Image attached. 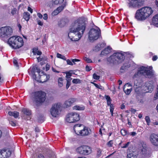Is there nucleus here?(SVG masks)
<instances>
[{
	"label": "nucleus",
	"instance_id": "f03ea898",
	"mask_svg": "<svg viewBox=\"0 0 158 158\" xmlns=\"http://www.w3.org/2000/svg\"><path fill=\"white\" fill-rule=\"evenodd\" d=\"M153 10L149 7L145 6L137 10L135 15V18L139 21L144 20L152 14Z\"/></svg>",
	"mask_w": 158,
	"mask_h": 158
},
{
	"label": "nucleus",
	"instance_id": "13d9d810",
	"mask_svg": "<svg viewBox=\"0 0 158 158\" xmlns=\"http://www.w3.org/2000/svg\"><path fill=\"white\" fill-rule=\"evenodd\" d=\"M37 158H45L44 155L41 154H39L38 155Z\"/></svg>",
	"mask_w": 158,
	"mask_h": 158
},
{
	"label": "nucleus",
	"instance_id": "2f4dec72",
	"mask_svg": "<svg viewBox=\"0 0 158 158\" xmlns=\"http://www.w3.org/2000/svg\"><path fill=\"white\" fill-rule=\"evenodd\" d=\"M57 57L58 58L62 59L64 60H66V58L65 56L62 55L60 53H57Z\"/></svg>",
	"mask_w": 158,
	"mask_h": 158
},
{
	"label": "nucleus",
	"instance_id": "72a5a7b5",
	"mask_svg": "<svg viewBox=\"0 0 158 158\" xmlns=\"http://www.w3.org/2000/svg\"><path fill=\"white\" fill-rule=\"evenodd\" d=\"M58 25L60 27H63L65 24V22L63 20H61L58 23Z\"/></svg>",
	"mask_w": 158,
	"mask_h": 158
},
{
	"label": "nucleus",
	"instance_id": "69168bd1",
	"mask_svg": "<svg viewBox=\"0 0 158 158\" xmlns=\"http://www.w3.org/2000/svg\"><path fill=\"white\" fill-rule=\"evenodd\" d=\"M43 19L44 20H47L48 19V15L46 14L44 15Z\"/></svg>",
	"mask_w": 158,
	"mask_h": 158
},
{
	"label": "nucleus",
	"instance_id": "4be33fe9",
	"mask_svg": "<svg viewBox=\"0 0 158 158\" xmlns=\"http://www.w3.org/2000/svg\"><path fill=\"white\" fill-rule=\"evenodd\" d=\"M35 68H32L28 70V72L29 75H31L33 78L35 79L36 78V75L35 74Z\"/></svg>",
	"mask_w": 158,
	"mask_h": 158
},
{
	"label": "nucleus",
	"instance_id": "f3484780",
	"mask_svg": "<svg viewBox=\"0 0 158 158\" xmlns=\"http://www.w3.org/2000/svg\"><path fill=\"white\" fill-rule=\"evenodd\" d=\"M40 76V81L42 83L47 81L50 77L49 75L44 74V73H43V74H42Z\"/></svg>",
	"mask_w": 158,
	"mask_h": 158
},
{
	"label": "nucleus",
	"instance_id": "f704fd0d",
	"mask_svg": "<svg viewBox=\"0 0 158 158\" xmlns=\"http://www.w3.org/2000/svg\"><path fill=\"white\" fill-rule=\"evenodd\" d=\"M121 134L123 136L126 135L127 133V131L125 129H122L120 131Z\"/></svg>",
	"mask_w": 158,
	"mask_h": 158
},
{
	"label": "nucleus",
	"instance_id": "de8ad7c7",
	"mask_svg": "<svg viewBox=\"0 0 158 158\" xmlns=\"http://www.w3.org/2000/svg\"><path fill=\"white\" fill-rule=\"evenodd\" d=\"M38 50V49L37 48H34L33 49V54L34 55H36V53H37V51Z\"/></svg>",
	"mask_w": 158,
	"mask_h": 158
},
{
	"label": "nucleus",
	"instance_id": "49530a36",
	"mask_svg": "<svg viewBox=\"0 0 158 158\" xmlns=\"http://www.w3.org/2000/svg\"><path fill=\"white\" fill-rule=\"evenodd\" d=\"M125 93H126V94H129L131 93V89H127V90H126L125 91L124 90Z\"/></svg>",
	"mask_w": 158,
	"mask_h": 158
},
{
	"label": "nucleus",
	"instance_id": "4468645a",
	"mask_svg": "<svg viewBox=\"0 0 158 158\" xmlns=\"http://www.w3.org/2000/svg\"><path fill=\"white\" fill-rule=\"evenodd\" d=\"M77 99L75 98H71L66 101L63 105L64 108H69L71 106L72 104L75 102Z\"/></svg>",
	"mask_w": 158,
	"mask_h": 158
},
{
	"label": "nucleus",
	"instance_id": "338daca9",
	"mask_svg": "<svg viewBox=\"0 0 158 158\" xmlns=\"http://www.w3.org/2000/svg\"><path fill=\"white\" fill-rule=\"evenodd\" d=\"M38 24L40 26H42L43 25V23L40 20H38L37 21Z\"/></svg>",
	"mask_w": 158,
	"mask_h": 158
},
{
	"label": "nucleus",
	"instance_id": "6e6d98bb",
	"mask_svg": "<svg viewBox=\"0 0 158 158\" xmlns=\"http://www.w3.org/2000/svg\"><path fill=\"white\" fill-rule=\"evenodd\" d=\"M105 98L106 100L107 101L111 100L110 97L109 95H106L105 96Z\"/></svg>",
	"mask_w": 158,
	"mask_h": 158
},
{
	"label": "nucleus",
	"instance_id": "0eeeda50",
	"mask_svg": "<svg viewBox=\"0 0 158 158\" xmlns=\"http://www.w3.org/2000/svg\"><path fill=\"white\" fill-rule=\"evenodd\" d=\"M140 74L143 75L146 78H151L153 77L154 74L152 71L148 68L142 66L139 68L137 73L134 75L133 77H136Z\"/></svg>",
	"mask_w": 158,
	"mask_h": 158
},
{
	"label": "nucleus",
	"instance_id": "c9c22d12",
	"mask_svg": "<svg viewBox=\"0 0 158 158\" xmlns=\"http://www.w3.org/2000/svg\"><path fill=\"white\" fill-rule=\"evenodd\" d=\"M35 72H36L38 73L39 76H40L42 74H43L44 72L40 70L39 69H38L37 68H36L35 69Z\"/></svg>",
	"mask_w": 158,
	"mask_h": 158
},
{
	"label": "nucleus",
	"instance_id": "e433bc0d",
	"mask_svg": "<svg viewBox=\"0 0 158 158\" xmlns=\"http://www.w3.org/2000/svg\"><path fill=\"white\" fill-rule=\"evenodd\" d=\"M73 83L77 84L81 83V80L79 79H74L72 81Z\"/></svg>",
	"mask_w": 158,
	"mask_h": 158
},
{
	"label": "nucleus",
	"instance_id": "79ce46f5",
	"mask_svg": "<svg viewBox=\"0 0 158 158\" xmlns=\"http://www.w3.org/2000/svg\"><path fill=\"white\" fill-rule=\"evenodd\" d=\"M145 120L147 123V125H149L150 122V120L149 117L148 116H146L145 118Z\"/></svg>",
	"mask_w": 158,
	"mask_h": 158
},
{
	"label": "nucleus",
	"instance_id": "8fccbe9b",
	"mask_svg": "<svg viewBox=\"0 0 158 158\" xmlns=\"http://www.w3.org/2000/svg\"><path fill=\"white\" fill-rule=\"evenodd\" d=\"M66 62L67 63V64H69L70 65H73V63L72 61H71V60H70L69 59H68L66 60Z\"/></svg>",
	"mask_w": 158,
	"mask_h": 158
},
{
	"label": "nucleus",
	"instance_id": "a211bd4d",
	"mask_svg": "<svg viewBox=\"0 0 158 158\" xmlns=\"http://www.w3.org/2000/svg\"><path fill=\"white\" fill-rule=\"evenodd\" d=\"M64 6H63L59 7L52 13V15L54 16L57 15L64 9Z\"/></svg>",
	"mask_w": 158,
	"mask_h": 158
},
{
	"label": "nucleus",
	"instance_id": "a19ab883",
	"mask_svg": "<svg viewBox=\"0 0 158 158\" xmlns=\"http://www.w3.org/2000/svg\"><path fill=\"white\" fill-rule=\"evenodd\" d=\"M113 143V140H111L107 143V145L108 147H111L112 146Z\"/></svg>",
	"mask_w": 158,
	"mask_h": 158
},
{
	"label": "nucleus",
	"instance_id": "4c0bfd02",
	"mask_svg": "<svg viewBox=\"0 0 158 158\" xmlns=\"http://www.w3.org/2000/svg\"><path fill=\"white\" fill-rule=\"evenodd\" d=\"M83 59L87 63H91L92 62V61L88 57H85L83 58Z\"/></svg>",
	"mask_w": 158,
	"mask_h": 158
},
{
	"label": "nucleus",
	"instance_id": "ea45409f",
	"mask_svg": "<svg viewBox=\"0 0 158 158\" xmlns=\"http://www.w3.org/2000/svg\"><path fill=\"white\" fill-rule=\"evenodd\" d=\"M13 63L15 66L18 69L19 67L18 62L17 60L15 58L13 59Z\"/></svg>",
	"mask_w": 158,
	"mask_h": 158
},
{
	"label": "nucleus",
	"instance_id": "e2e57ef3",
	"mask_svg": "<svg viewBox=\"0 0 158 158\" xmlns=\"http://www.w3.org/2000/svg\"><path fill=\"white\" fill-rule=\"evenodd\" d=\"M157 58H158V57H157V56L155 55L153 56V57L152 58V60L153 61H155L156 60H157Z\"/></svg>",
	"mask_w": 158,
	"mask_h": 158
},
{
	"label": "nucleus",
	"instance_id": "9b49d317",
	"mask_svg": "<svg viewBox=\"0 0 158 158\" xmlns=\"http://www.w3.org/2000/svg\"><path fill=\"white\" fill-rule=\"evenodd\" d=\"M61 104L60 103H57L53 105L50 109V113L54 117L59 114L60 111Z\"/></svg>",
	"mask_w": 158,
	"mask_h": 158
},
{
	"label": "nucleus",
	"instance_id": "412c9836",
	"mask_svg": "<svg viewBox=\"0 0 158 158\" xmlns=\"http://www.w3.org/2000/svg\"><path fill=\"white\" fill-rule=\"evenodd\" d=\"M111 49V48L110 47H108L102 51L101 55H106L110 52Z\"/></svg>",
	"mask_w": 158,
	"mask_h": 158
},
{
	"label": "nucleus",
	"instance_id": "5fc2aeb1",
	"mask_svg": "<svg viewBox=\"0 0 158 158\" xmlns=\"http://www.w3.org/2000/svg\"><path fill=\"white\" fill-rule=\"evenodd\" d=\"M102 151L100 150H98L97 151V155L98 156H99L101 155Z\"/></svg>",
	"mask_w": 158,
	"mask_h": 158
},
{
	"label": "nucleus",
	"instance_id": "58836bf2",
	"mask_svg": "<svg viewBox=\"0 0 158 158\" xmlns=\"http://www.w3.org/2000/svg\"><path fill=\"white\" fill-rule=\"evenodd\" d=\"M130 142H128L125 144H123V145L121 146L122 148H127L129 145Z\"/></svg>",
	"mask_w": 158,
	"mask_h": 158
},
{
	"label": "nucleus",
	"instance_id": "ddd939ff",
	"mask_svg": "<svg viewBox=\"0 0 158 158\" xmlns=\"http://www.w3.org/2000/svg\"><path fill=\"white\" fill-rule=\"evenodd\" d=\"M149 139L151 143L153 145L158 147V135L154 133L150 135Z\"/></svg>",
	"mask_w": 158,
	"mask_h": 158
},
{
	"label": "nucleus",
	"instance_id": "dca6fc26",
	"mask_svg": "<svg viewBox=\"0 0 158 158\" xmlns=\"http://www.w3.org/2000/svg\"><path fill=\"white\" fill-rule=\"evenodd\" d=\"M145 87H143V89L146 91V92H151L153 89V86L152 84L146 82L145 84Z\"/></svg>",
	"mask_w": 158,
	"mask_h": 158
},
{
	"label": "nucleus",
	"instance_id": "c03bdc74",
	"mask_svg": "<svg viewBox=\"0 0 158 158\" xmlns=\"http://www.w3.org/2000/svg\"><path fill=\"white\" fill-rule=\"evenodd\" d=\"M93 77L95 79L98 80L100 78V77L97 75L96 73H94L93 75Z\"/></svg>",
	"mask_w": 158,
	"mask_h": 158
},
{
	"label": "nucleus",
	"instance_id": "7ed1b4c3",
	"mask_svg": "<svg viewBox=\"0 0 158 158\" xmlns=\"http://www.w3.org/2000/svg\"><path fill=\"white\" fill-rule=\"evenodd\" d=\"M7 43L12 48L14 49L19 48L23 45V38L19 36H12L10 37Z\"/></svg>",
	"mask_w": 158,
	"mask_h": 158
},
{
	"label": "nucleus",
	"instance_id": "39448f33",
	"mask_svg": "<svg viewBox=\"0 0 158 158\" xmlns=\"http://www.w3.org/2000/svg\"><path fill=\"white\" fill-rule=\"evenodd\" d=\"M124 59L123 54L121 52H117L107 58V60L109 64H114L122 62Z\"/></svg>",
	"mask_w": 158,
	"mask_h": 158
},
{
	"label": "nucleus",
	"instance_id": "473e14b6",
	"mask_svg": "<svg viewBox=\"0 0 158 158\" xmlns=\"http://www.w3.org/2000/svg\"><path fill=\"white\" fill-rule=\"evenodd\" d=\"M127 158H137L136 156L133 153H129L127 155Z\"/></svg>",
	"mask_w": 158,
	"mask_h": 158
},
{
	"label": "nucleus",
	"instance_id": "c85d7f7f",
	"mask_svg": "<svg viewBox=\"0 0 158 158\" xmlns=\"http://www.w3.org/2000/svg\"><path fill=\"white\" fill-rule=\"evenodd\" d=\"M64 0H52V3L55 5L61 4Z\"/></svg>",
	"mask_w": 158,
	"mask_h": 158
},
{
	"label": "nucleus",
	"instance_id": "7c9ffc66",
	"mask_svg": "<svg viewBox=\"0 0 158 158\" xmlns=\"http://www.w3.org/2000/svg\"><path fill=\"white\" fill-rule=\"evenodd\" d=\"M63 79L61 77H60L58 79V84L60 87H61L63 85Z\"/></svg>",
	"mask_w": 158,
	"mask_h": 158
},
{
	"label": "nucleus",
	"instance_id": "0e129e2a",
	"mask_svg": "<svg viewBox=\"0 0 158 158\" xmlns=\"http://www.w3.org/2000/svg\"><path fill=\"white\" fill-rule=\"evenodd\" d=\"M37 15L40 19L42 18L43 17L42 15L40 13H37Z\"/></svg>",
	"mask_w": 158,
	"mask_h": 158
},
{
	"label": "nucleus",
	"instance_id": "aec40b11",
	"mask_svg": "<svg viewBox=\"0 0 158 158\" xmlns=\"http://www.w3.org/2000/svg\"><path fill=\"white\" fill-rule=\"evenodd\" d=\"M105 46V44L104 43H102L98 44L93 48V50L95 51H98L103 48Z\"/></svg>",
	"mask_w": 158,
	"mask_h": 158
},
{
	"label": "nucleus",
	"instance_id": "bf43d9fd",
	"mask_svg": "<svg viewBox=\"0 0 158 158\" xmlns=\"http://www.w3.org/2000/svg\"><path fill=\"white\" fill-rule=\"evenodd\" d=\"M86 70L87 71H90L91 69V67H89L87 65L86 66Z\"/></svg>",
	"mask_w": 158,
	"mask_h": 158
},
{
	"label": "nucleus",
	"instance_id": "a878e982",
	"mask_svg": "<svg viewBox=\"0 0 158 158\" xmlns=\"http://www.w3.org/2000/svg\"><path fill=\"white\" fill-rule=\"evenodd\" d=\"M152 22L154 25L158 24V14L155 15L153 17Z\"/></svg>",
	"mask_w": 158,
	"mask_h": 158
},
{
	"label": "nucleus",
	"instance_id": "6ab92c4d",
	"mask_svg": "<svg viewBox=\"0 0 158 158\" xmlns=\"http://www.w3.org/2000/svg\"><path fill=\"white\" fill-rule=\"evenodd\" d=\"M83 155H88L90 154L92 152L91 148L89 146L84 145Z\"/></svg>",
	"mask_w": 158,
	"mask_h": 158
},
{
	"label": "nucleus",
	"instance_id": "774afa93",
	"mask_svg": "<svg viewBox=\"0 0 158 158\" xmlns=\"http://www.w3.org/2000/svg\"><path fill=\"white\" fill-rule=\"evenodd\" d=\"M136 133L135 132H130V134L133 136H135L136 135Z\"/></svg>",
	"mask_w": 158,
	"mask_h": 158
},
{
	"label": "nucleus",
	"instance_id": "5701e85b",
	"mask_svg": "<svg viewBox=\"0 0 158 158\" xmlns=\"http://www.w3.org/2000/svg\"><path fill=\"white\" fill-rule=\"evenodd\" d=\"M22 112L27 116H30L31 114V110L27 108H23L22 110Z\"/></svg>",
	"mask_w": 158,
	"mask_h": 158
},
{
	"label": "nucleus",
	"instance_id": "680f3d73",
	"mask_svg": "<svg viewBox=\"0 0 158 158\" xmlns=\"http://www.w3.org/2000/svg\"><path fill=\"white\" fill-rule=\"evenodd\" d=\"M71 85V82H67L66 88L68 89Z\"/></svg>",
	"mask_w": 158,
	"mask_h": 158
},
{
	"label": "nucleus",
	"instance_id": "052dcab7",
	"mask_svg": "<svg viewBox=\"0 0 158 158\" xmlns=\"http://www.w3.org/2000/svg\"><path fill=\"white\" fill-rule=\"evenodd\" d=\"M50 66L48 64H47L46 66V70L47 71L50 68Z\"/></svg>",
	"mask_w": 158,
	"mask_h": 158
},
{
	"label": "nucleus",
	"instance_id": "3c124183",
	"mask_svg": "<svg viewBox=\"0 0 158 158\" xmlns=\"http://www.w3.org/2000/svg\"><path fill=\"white\" fill-rule=\"evenodd\" d=\"M72 61L73 62V63L74 64H75L76 63H75V62H77V61H80V60L77 59H71Z\"/></svg>",
	"mask_w": 158,
	"mask_h": 158
},
{
	"label": "nucleus",
	"instance_id": "f257e3e1",
	"mask_svg": "<svg viewBox=\"0 0 158 158\" xmlns=\"http://www.w3.org/2000/svg\"><path fill=\"white\" fill-rule=\"evenodd\" d=\"M87 21L85 19L75 21L71 25L68 37L72 41H77L82 36L85 30Z\"/></svg>",
	"mask_w": 158,
	"mask_h": 158
},
{
	"label": "nucleus",
	"instance_id": "2eb2a0df",
	"mask_svg": "<svg viewBox=\"0 0 158 158\" xmlns=\"http://www.w3.org/2000/svg\"><path fill=\"white\" fill-rule=\"evenodd\" d=\"M2 158H8L11 154V152L9 149H4L1 150Z\"/></svg>",
	"mask_w": 158,
	"mask_h": 158
},
{
	"label": "nucleus",
	"instance_id": "bb28decb",
	"mask_svg": "<svg viewBox=\"0 0 158 158\" xmlns=\"http://www.w3.org/2000/svg\"><path fill=\"white\" fill-rule=\"evenodd\" d=\"M84 145L81 146L80 147H78L76 149L77 152L80 154L83 155L84 152L83 150H84Z\"/></svg>",
	"mask_w": 158,
	"mask_h": 158
},
{
	"label": "nucleus",
	"instance_id": "f8f14e48",
	"mask_svg": "<svg viewBox=\"0 0 158 158\" xmlns=\"http://www.w3.org/2000/svg\"><path fill=\"white\" fill-rule=\"evenodd\" d=\"M128 6L129 8H136L139 7L143 4V0H128Z\"/></svg>",
	"mask_w": 158,
	"mask_h": 158
},
{
	"label": "nucleus",
	"instance_id": "20e7f679",
	"mask_svg": "<svg viewBox=\"0 0 158 158\" xmlns=\"http://www.w3.org/2000/svg\"><path fill=\"white\" fill-rule=\"evenodd\" d=\"M73 129L77 134L82 136L89 135L91 133V130L89 128L84 127L82 124L75 125L74 126Z\"/></svg>",
	"mask_w": 158,
	"mask_h": 158
},
{
	"label": "nucleus",
	"instance_id": "6e6552de",
	"mask_svg": "<svg viewBox=\"0 0 158 158\" xmlns=\"http://www.w3.org/2000/svg\"><path fill=\"white\" fill-rule=\"evenodd\" d=\"M46 93L42 91L35 92L34 94L33 101L37 105L43 103L46 99Z\"/></svg>",
	"mask_w": 158,
	"mask_h": 158
},
{
	"label": "nucleus",
	"instance_id": "4d7b16f0",
	"mask_svg": "<svg viewBox=\"0 0 158 158\" xmlns=\"http://www.w3.org/2000/svg\"><path fill=\"white\" fill-rule=\"evenodd\" d=\"M16 10L15 9H14L11 10V13L12 15L15 14L16 13Z\"/></svg>",
	"mask_w": 158,
	"mask_h": 158
},
{
	"label": "nucleus",
	"instance_id": "cd10ccee",
	"mask_svg": "<svg viewBox=\"0 0 158 158\" xmlns=\"http://www.w3.org/2000/svg\"><path fill=\"white\" fill-rule=\"evenodd\" d=\"M23 18L27 21H28L30 19V14L28 12H25L23 13Z\"/></svg>",
	"mask_w": 158,
	"mask_h": 158
},
{
	"label": "nucleus",
	"instance_id": "a18cd8bd",
	"mask_svg": "<svg viewBox=\"0 0 158 158\" xmlns=\"http://www.w3.org/2000/svg\"><path fill=\"white\" fill-rule=\"evenodd\" d=\"M110 111L111 114L112 116H113V111L114 110V108L112 105H110Z\"/></svg>",
	"mask_w": 158,
	"mask_h": 158
},
{
	"label": "nucleus",
	"instance_id": "864d4df0",
	"mask_svg": "<svg viewBox=\"0 0 158 158\" xmlns=\"http://www.w3.org/2000/svg\"><path fill=\"white\" fill-rule=\"evenodd\" d=\"M9 123L13 126H15L16 125L15 123L13 121H9Z\"/></svg>",
	"mask_w": 158,
	"mask_h": 158
},
{
	"label": "nucleus",
	"instance_id": "9d476101",
	"mask_svg": "<svg viewBox=\"0 0 158 158\" xmlns=\"http://www.w3.org/2000/svg\"><path fill=\"white\" fill-rule=\"evenodd\" d=\"M80 119L79 115L76 112H71L66 116V120L69 123H73L78 121Z\"/></svg>",
	"mask_w": 158,
	"mask_h": 158
},
{
	"label": "nucleus",
	"instance_id": "b1692460",
	"mask_svg": "<svg viewBox=\"0 0 158 158\" xmlns=\"http://www.w3.org/2000/svg\"><path fill=\"white\" fill-rule=\"evenodd\" d=\"M73 110H82L85 109V106L82 105H81V106L76 105L73 106Z\"/></svg>",
	"mask_w": 158,
	"mask_h": 158
},
{
	"label": "nucleus",
	"instance_id": "603ef678",
	"mask_svg": "<svg viewBox=\"0 0 158 158\" xmlns=\"http://www.w3.org/2000/svg\"><path fill=\"white\" fill-rule=\"evenodd\" d=\"M127 67L125 65H123L121 67L120 69V70L121 72H122L123 71H121L122 70H124L126 69Z\"/></svg>",
	"mask_w": 158,
	"mask_h": 158
},
{
	"label": "nucleus",
	"instance_id": "423d86ee",
	"mask_svg": "<svg viewBox=\"0 0 158 158\" xmlns=\"http://www.w3.org/2000/svg\"><path fill=\"white\" fill-rule=\"evenodd\" d=\"M12 33V29L10 27H2L0 28V38L5 42H7Z\"/></svg>",
	"mask_w": 158,
	"mask_h": 158
},
{
	"label": "nucleus",
	"instance_id": "37998d69",
	"mask_svg": "<svg viewBox=\"0 0 158 158\" xmlns=\"http://www.w3.org/2000/svg\"><path fill=\"white\" fill-rule=\"evenodd\" d=\"M91 83L93 84L96 88L100 89H102V86L100 85H98L97 84L94 83L93 82H91Z\"/></svg>",
	"mask_w": 158,
	"mask_h": 158
},
{
	"label": "nucleus",
	"instance_id": "393cba45",
	"mask_svg": "<svg viewBox=\"0 0 158 158\" xmlns=\"http://www.w3.org/2000/svg\"><path fill=\"white\" fill-rule=\"evenodd\" d=\"M8 114L9 115L14 116L15 118H17L19 115V113L17 111H9Z\"/></svg>",
	"mask_w": 158,
	"mask_h": 158
},
{
	"label": "nucleus",
	"instance_id": "09e8293b",
	"mask_svg": "<svg viewBox=\"0 0 158 158\" xmlns=\"http://www.w3.org/2000/svg\"><path fill=\"white\" fill-rule=\"evenodd\" d=\"M72 74L71 73H69V72H68L66 73V78L71 77L72 76Z\"/></svg>",
	"mask_w": 158,
	"mask_h": 158
},
{
	"label": "nucleus",
	"instance_id": "c756f323",
	"mask_svg": "<svg viewBox=\"0 0 158 158\" xmlns=\"http://www.w3.org/2000/svg\"><path fill=\"white\" fill-rule=\"evenodd\" d=\"M141 152L142 153V154H144L146 153L147 152V149L146 147L145 146H143L142 148H140Z\"/></svg>",
	"mask_w": 158,
	"mask_h": 158
},
{
	"label": "nucleus",
	"instance_id": "1a4fd4ad",
	"mask_svg": "<svg viewBox=\"0 0 158 158\" xmlns=\"http://www.w3.org/2000/svg\"><path fill=\"white\" fill-rule=\"evenodd\" d=\"M101 36V31L100 28L97 27L96 29L92 28L89 32V39L91 41H94L98 39Z\"/></svg>",
	"mask_w": 158,
	"mask_h": 158
}]
</instances>
